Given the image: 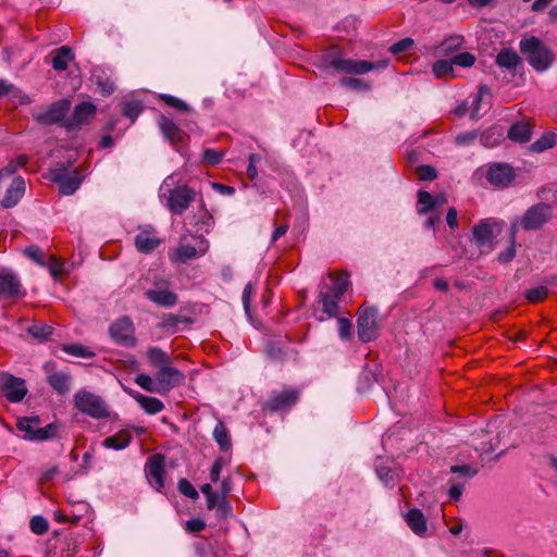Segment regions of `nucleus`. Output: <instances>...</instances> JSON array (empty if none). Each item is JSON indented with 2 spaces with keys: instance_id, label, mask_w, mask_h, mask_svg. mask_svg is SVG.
Instances as JSON below:
<instances>
[{
  "instance_id": "1",
  "label": "nucleus",
  "mask_w": 557,
  "mask_h": 557,
  "mask_svg": "<svg viewBox=\"0 0 557 557\" xmlns=\"http://www.w3.org/2000/svg\"><path fill=\"white\" fill-rule=\"evenodd\" d=\"M387 64V60L375 63L367 60L344 59L333 53L324 54L321 58L322 70L326 72L334 70L338 73L352 75H362L375 69H385Z\"/></svg>"
},
{
  "instance_id": "2",
  "label": "nucleus",
  "mask_w": 557,
  "mask_h": 557,
  "mask_svg": "<svg viewBox=\"0 0 557 557\" xmlns=\"http://www.w3.org/2000/svg\"><path fill=\"white\" fill-rule=\"evenodd\" d=\"M519 47L529 64L539 73L545 72L554 63L553 50L535 36L521 39Z\"/></svg>"
},
{
  "instance_id": "3",
  "label": "nucleus",
  "mask_w": 557,
  "mask_h": 557,
  "mask_svg": "<svg viewBox=\"0 0 557 557\" xmlns=\"http://www.w3.org/2000/svg\"><path fill=\"white\" fill-rule=\"evenodd\" d=\"M505 226L506 222L502 219H482L472 227V242L481 251H492Z\"/></svg>"
},
{
  "instance_id": "4",
  "label": "nucleus",
  "mask_w": 557,
  "mask_h": 557,
  "mask_svg": "<svg viewBox=\"0 0 557 557\" xmlns=\"http://www.w3.org/2000/svg\"><path fill=\"white\" fill-rule=\"evenodd\" d=\"M71 109V100L62 98L50 103L47 108H40L32 111L33 120L41 126L59 125L63 128L66 122V115Z\"/></svg>"
},
{
  "instance_id": "5",
  "label": "nucleus",
  "mask_w": 557,
  "mask_h": 557,
  "mask_svg": "<svg viewBox=\"0 0 557 557\" xmlns=\"http://www.w3.org/2000/svg\"><path fill=\"white\" fill-rule=\"evenodd\" d=\"M74 405L78 411L94 419L100 420L110 417L106 401L94 393L78 391L74 395Z\"/></svg>"
},
{
  "instance_id": "6",
  "label": "nucleus",
  "mask_w": 557,
  "mask_h": 557,
  "mask_svg": "<svg viewBox=\"0 0 557 557\" xmlns=\"http://www.w3.org/2000/svg\"><path fill=\"white\" fill-rule=\"evenodd\" d=\"M357 334L362 343L376 339L380 335L379 309L361 306L358 310Z\"/></svg>"
},
{
  "instance_id": "7",
  "label": "nucleus",
  "mask_w": 557,
  "mask_h": 557,
  "mask_svg": "<svg viewBox=\"0 0 557 557\" xmlns=\"http://www.w3.org/2000/svg\"><path fill=\"white\" fill-rule=\"evenodd\" d=\"M110 338L119 346L135 347L137 338L135 336V326L128 315H122L114 320L108 330Z\"/></svg>"
},
{
  "instance_id": "8",
  "label": "nucleus",
  "mask_w": 557,
  "mask_h": 557,
  "mask_svg": "<svg viewBox=\"0 0 557 557\" xmlns=\"http://www.w3.org/2000/svg\"><path fill=\"white\" fill-rule=\"evenodd\" d=\"M196 199V191L186 184L168 190L166 208L175 215H182Z\"/></svg>"
},
{
  "instance_id": "9",
  "label": "nucleus",
  "mask_w": 557,
  "mask_h": 557,
  "mask_svg": "<svg viewBox=\"0 0 557 557\" xmlns=\"http://www.w3.org/2000/svg\"><path fill=\"white\" fill-rule=\"evenodd\" d=\"M553 216V207L545 202L531 206L520 219V226L527 231L542 228Z\"/></svg>"
},
{
  "instance_id": "10",
  "label": "nucleus",
  "mask_w": 557,
  "mask_h": 557,
  "mask_svg": "<svg viewBox=\"0 0 557 557\" xmlns=\"http://www.w3.org/2000/svg\"><path fill=\"white\" fill-rule=\"evenodd\" d=\"M0 392L10 403H20L28 389L25 380L8 372L0 373Z\"/></svg>"
},
{
  "instance_id": "11",
  "label": "nucleus",
  "mask_w": 557,
  "mask_h": 557,
  "mask_svg": "<svg viewBox=\"0 0 557 557\" xmlns=\"http://www.w3.org/2000/svg\"><path fill=\"white\" fill-rule=\"evenodd\" d=\"M97 112V107L90 101H83L74 107L70 117L63 124L66 132H76L90 123Z\"/></svg>"
},
{
  "instance_id": "12",
  "label": "nucleus",
  "mask_w": 557,
  "mask_h": 557,
  "mask_svg": "<svg viewBox=\"0 0 557 557\" xmlns=\"http://www.w3.org/2000/svg\"><path fill=\"white\" fill-rule=\"evenodd\" d=\"M299 400V392L294 388H286L281 392L273 391L270 399L262 406L263 410L277 412L294 407Z\"/></svg>"
},
{
  "instance_id": "13",
  "label": "nucleus",
  "mask_w": 557,
  "mask_h": 557,
  "mask_svg": "<svg viewBox=\"0 0 557 557\" xmlns=\"http://www.w3.org/2000/svg\"><path fill=\"white\" fill-rule=\"evenodd\" d=\"M165 457L162 454L150 456L145 465V474L149 484L158 492L164 487Z\"/></svg>"
},
{
  "instance_id": "14",
  "label": "nucleus",
  "mask_w": 557,
  "mask_h": 557,
  "mask_svg": "<svg viewBox=\"0 0 557 557\" xmlns=\"http://www.w3.org/2000/svg\"><path fill=\"white\" fill-rule=\"evenodd\" d=\"M516 177L513 168L504 162H495L490 164L486 172L487 182L497 187L505 188L509 186Z\"/></svg>"
},
{
  "instance_id": "15",
  "label": "nucleus",
  "mask_w": 557,
  "mask_h": 557,
  "mask_svg": "<svg viewBox=\"0 0 557 557\" xmlns=\"http://www.w3.org/2000/svg\"><path fill=\"white\" fill-rule=\"evenodd\" d=\"M24 295L20 277L11 270H0V297L14 298Z\"/></svg>"
},
{
  "instance_id": "16",
  "label": "nucleus",
  "mask_w": 557,
  "mask_h": 557,
  "mask_svg": "<svg viewBox=\"0 0 557 557\" xmlns=\"http://www.w3.org/2000/svg\"><path fill=\"white\" fill-rule=\"evenodd\" d=\"M156 380L160 386V389L168 392L183 384L185 375L182 371L172 368L169 364H164L156 372Z\"/></svg>"
},
{
  "instance_id": "17",
  "label": "nucleus",
  "mask_w": 557,
  "mask_h": 557,
  "mask_svg": "<svg viewBox=\"0 0 557 557\" xmlns=\"http://www.w3.org/2000/svg\"><path fill=\"white\" fill-rule=\"evenodd\" d=\"M134 244L139 252L149 255L156 250L161 240L154 236V228L151 225H147L135 236Z\"/></svg>"
},
{
  "instance_id": "18",
  "label": "nucleus",
  "mask_w": 557,
  "mask_h": 557,
  "mask_svg": "<svg viewBox=\"0 0 557 557\" xmlns=\"http://www.w3.org/2000/svg\"><path fill=\"white\" fill-rule=\"evenodd\" d=\"M25 193V181L21 176L13 178L11 185L7 188L1 206L4 209L15 207L23 198Z\"/></svg>"
},
{
  "instance_id": "19",
  "label": "nucleus",
  "mask_w": 557,
  "mask_h": 557,
  "mask_svg": "<svg viewBox=\"0 0 557 557\" xmlns=\"http://www.w3.org/2000/svg\"><path fill=\"white\" fill-rule=\"evenodd\" d=\"M158 126L163 138L172 145H178L183 141L184 132L168 116L161 114L158 117Z\"/></svg>"
},
{
  "instance_id": "20",
  "label": "nucleus",
  "mask_w": 557,
  "mask_h": 557,
  "mask_svg": "<svg viewBox=\"0 0 557 557\" xmlns=\"http://www.w3.org/2000/svg\"><path fill=\"white\" fill-rule=\"evenodd\" d=\"M393 463L392 460L377 458L374 465L377 479L389 488L396 485V469L393 467Z\"/></svg>"
},
{
  "instance_id": "21",
  "label": "nucleus",
  "mask_w": 557,
  "mask_h": 557,
  "mask_svg": "<svg viewBox=\"0 0 557 557\" xmlns=\"http://www.w3.org/2000/svg\"><path fill=\"white\" fill-rule=\"evenodd\" d=\"M147 299L163 308H172L177 304V295L170 289H148L145 293Z\"/></svg>"
},
{
  "instance_id": "22",
  "label": "nucleus",
  "mask_w": 557,
  "mask_h": 557,
  "mask_svg": "<svg viewBox=\"0 0 557 557\" xmlns=\"http://www.w3.org/2000/svg\"><path fill=\"white\" fill-rule=\"evenodd\" d=\"M405 520L410 528V530L419 536H422L426 533L428 525L426 519L423 512L419 508H411L405 516Z\"/></svg>"
},
{
  "instance_id": "23",
  "label": "nucleus",
  "mask_w": 557,
  "mask_h": 557,
  "mask_svg": "<svg viewBox=\"0 0 557 557\" xmlns=\"http://www.w3.org/2000/svg\"><path fill=\"white\" fill-rule=\"evenodd\" d=\"M47 383L59 395H65L71 389L72 377L66 372L57 371L47 376Z\"/></svg>"
},
{
  "instance_id": "24",
  "label": "nucleus",
  "mask_w": 557,
  "mask_h": 557,
  "mask_svg": "<svg viewBox=\"0 0 557 557\" xmlns=\"http://www.w3.org/2000/svg\"><path fill=\"white\" fill-rule=\"evenodd\" d=\"M51 65L55 71H65L70 61L74 59V52L71 47L62 46L50 53Z\"/></svg>"
},
{
  "instance_id": "25",
  "label": "nucleus",
  "mask_w": 557,
  "mask_h": 557,
  "mask_svg": "<svg viewBox=\"0 0 557 557\" xmlns=\"http://www.w3.org/2000/svg\"><path fill=\"white\" fill-rule=\"evenodd\" d=\"M132 442V434L127 430H120L117 433L106 437L102 446L110 449L122 450Z\"/></svg>"
},
{
  "instance_id": "26",
  "label": "nucleus",
  "mask_w": 557,
  "mask_h": 557,
  "mask_svg": "<svg viewBox=\"0 0 557 557\" xmlns=\"http://www.w3.org/2000/svg\"><path fill=\"white\" fill-rule=\"evenodd\" d=\"M507 136L516 143H528L532 136V125L529 122H517L510 126Z\"/></svg>"
},
{
  "instance_id": "27",
  "label": "nucleus",
  "mask_w": 557,
  "mask_h": 557,
  "mask_svg": "<svg viewBox=\"0 0 557 557\" xmlns=\"http://www.w3.org/2000/svg\"><path fill=\"white\" fill-rule=\"evenodd\" d=\"M319 297L322 304L323 312L326 314V317H337L339 310V301L342 300V297L329 292H321Z\"/></svg>"
},
{
  "instance_id": "28",
  "label": "nucleus",
  "mask_w": 557,
  "mask_h": 557,
  "mask_svg": "<svg viewBox=\"0 0 557 557\" xmlns=\"http://www.w3.org/2000/svg\"><path fill=\"white\" fill-rule=\"evenodd\" d=\"M465 44V37L461 35H450L444 38L436 47L437 55H448L460 49Z\"/></svg>"
},
{
  "instance_id": "29",
  "label": "nucleus",
  "mask_w": 557,
  "mask_h": 557,
  "mask_svg": "<svg viewBox=\"0 0 557 557\" xmlns=\"http://www.w3.org/2000/svg\"><path fill=\"white\" fill-rule=\"evenodd\" d=\"M134 399L148 414H157L164 409V404L157 397L135 394Z\"/></svg>"
},
{
  "instance_id": "30",
  "label": "nucleus",
  "mask_w": 557,
  "mask_h": 557,
  "mask_svg": "<svg viewBox=\"0 0 557 557\" xmlns=\"http://www.w3.org/2000/svg\"><path fill=\"white\" fill-rule=\"evenodd\" d=\"M496 63L499 67L511 71L516 70V67L521 64V59L512 49L504 48L497 54Z\"/></svg>"
},
{
  "instance_id": "31",
  "label": "nucleus",
  "mask_w": 557,
  "mask_h": 557,
  "mask_svg": "<svg viewBox=\"0 0 557 557\" xmlns=\"http://www.w3.org/2000/svg\"><path fill=\"white\" fill-rule=\"evenodd\" d=\"M84 178L79 176L78 171L75 170L72 174H69L57 184L59 186V193L63 196L73 195L79 188Z\"/></svg>"
},
{
  "instance_id": "32",
  "label": "nucleus",
  "mask_w": 557,
  "mask_h": 557,
  "mask_svg": "<svg viewBox=\"0 0 557 557\" xmlns=\"http://www.w3.org/2000/svg\"><path fill=\"white\" fill-rule=\"evenodd\" d=\"M194 218L196 220L195 225L201 232L209 233L214 226L213 215L209 212L203 201L199 206L198 212Z\"/></svg>"
},
{
  "instance_id": "33",
  "label": "nucleus",
  "mask_w": 557,
  "mask_h": 557,
  "mask_svg": "<svg viewBox=\"0 0 557 557\" xmlns=\"http://www.w3.org/2000/svg\"><path fill=\"white\" fill-rule=\"evenodd\" d=\"M212 437L222 451H227L231 448L232 444L230 433L222 421H218L215 424L212 432Z\"/></svg>"
},
{
  "instance_id": "34",
  "label": "nucleus",
  "mask_w": 557,
  "mask_h": 557,
  "mask_svg": "<svg viewBox=\"0 0 557 557\" xmlns=\"http://www.w3.org/2000/svg\"><path fill=\"white\" fill-rule=\"evenodd\" d=\"M449 471L456 475L455 479L467 483L479 473V468L469 463H462L450 466Z\"/></svg>"
},
{
  "instance_id": "35",
  "label": "nucleus",
  "mask_w": 557,
  "mask_h": 557,
  "mask_svg": "<svg viewBox=\"0 0 557 557\" xmlns=\"http://www.w3.org/2000/svg\"><path fill=\"white\" fill-rule=\"evenodd\" d=\"M147 358L152 367L158 369L170 363V356L160 347L152 346L147 350Z\"/></svg>"
},
{
  "instance_id": "36",
  "label": "nucleus",
  "mask_w": 557,
  "mask_h": 557,
  "mask_svg": "<svg viewBox=\"0 0 557 557\" xmlns=\"http://www.w3.org/2000/svg\"><path fill=\"white\" fill-rule=\"evenodd\" d=\"M432 72L437 78L454 77L453 59L435 61L432 66Z\"/></svg>"
},
{
  "instance_id": "37",
  "label": "nucleus",
  "mask_w": 557,
  "mask_h": 557,
  "mask_svg": "<svg viewBox=\"0 0 557 557\" xmlns=\"http://www.w3.org/2000/svg\"><path fill=\"white\" fill-rule=\"evenodd\" d=\"M58 433V425L49 423L44 428L35 429L33 436H29V442H46L53 438Z\"/></svg>"
},
{
  "instance_id": "38",
  "label": "nucleus",
  "mask_w": 557,
  "mask_h": 557,
  "mask_svg": "<svg viewBox=\"0 0 557 557\" xmlns=\"http://www.w3.org/2000/svg\"><path fill=\"white\" fill-rule=\"evenodd\" d=\"M557 136L554 133H545L537 140H535L530 149L534 152H543L556 145Z\"/></svg>"
},
{
  "instance_id": "39",
  "label": "nucleus",
  "mask_w": 557,
  "mask_h": 557,
  "mask_svg": "<svg viewBox=\"0 0 557 557\" xmlns=\"http://www.w3.org/2000/svg\"><path fill=\"white\" fill-rule=\"evenodd\" d=\"M27 333L39 342H46L52 335L53 329L48 324H34L27 329Z\"/></svg>"
},
{
  "instance_id": "40",
  "label": "nucleus",
  "mask_w": 557,
  "mask_h": 557,
  "mask_svg": "<svg viewBox=\"0 0 557 557\" xmlns=\"http://www.w3.org/2000/svg\"><path fill=\"white\" fill-rule=\"evenodd\" d=\"M71 162H59L49 171V178L54 184L60 183L70 173Z\"/></svg>"
},
{
  "instance_id": "41",
  "label": "nucleus",
  "mask_w": 557,
  "mask_h": 557,
  "mask_svg": "<svg viewBox=\"0 0 557 557\" xmlns=\"http://www.w3.org/2000/svg\"><path fill=\"white\" fill-rule=\"evenodd\" d=\"M418 202L423 206L418 209L419 214H425L436 208V199L425 190H419Z\"/></svg>"
},
{
  "instance_id": "42",
  "label": "nucleus",
  "mask_w": 557,
  "mask_h": 557,
  "mask_svg": "<svg viewBox=\"0 0 557 557\" xmlns=\"http://www.w3.org/2000/svg\"><path fill=\"white\" fill-rule=\"evenodd\" d=\"M143 110L144 106L138 100H129L122 106V114L132 121L136 120Z\"/></svg>"
},
{
  "instance_id": "43",
  "label": "nucleus",
  "mask_w": 557,
  "mask_h": 557,
  "mask_svg": "<svg viewBox=\"0 0 557 557\" xmlns=\"http://www.w3.org/2000/svg\"><path fill=\"white\" fill-rule=\"evenodd\" d=\"M175 261L186 263L197 256V249L191 245H181L175 249Z\"/></svg>"
},
{
  "instance_id": "44",
  "label": "nucleus",
  "mask_w": 557,
  "mask_h": 557,
  "mask_svg": "<svg viewBox=\"0 0 557 557\" xmlns=\"http://www.w3.org/2000/svg\"><path fill=\"white\" fill-rule=\"evenodd\" d=\"M159 98L169 107L176 109L181 112H190L191 108L182 99L168 95V94H161Z\"/></svg>"
},
{
  "instance_id": "45",
  "label": "nucleus",
  "mask_w": 557,
  "mask_h": 557,
  "mask_svg": "<svg viewBox=\"0 0 557 557\" xmlns=\"http://www.w3.org/2000/svg\"><path fill=\"white\" fill-rule=\"evenodd\" d=\"M62 350L66 354L81 358H91L95 354L87 347L77 344H65Z\"/></svg>"
},
{
  "instance_id": "46",
  "label": "nucleus",
  "mask_w": 557,
  "mask_h": 557,
  "mask_svg": "<svg viewBox=\"0 0 557 557\" xmlns=\"http://www.w3.org/2000/svg\"><path fill=\"white\" fill-rule=\"evenodd\" d=\"M29 529L37 535H42L49 530V522L42 516H34L29 521Z\"/></svg>"
},
{
  "instance_id": "47",
  "label": "nucleus",
  "mask_w": 557,
  "mask_h": 557,
  "mask_svg": "<svg viewBox=\"0 0 557 557\" xmlns=\"http://www.w3.org/2000/svg\"><path fill=\"white\" fill-rule=\"evenodd\" d=\"M342 86L348 87L354 90L367 91L371 88V85L361 78L356 77H343L339 81Z\"/></svg>"
},
{
  "instance_id": "48",
  "label": "nucleus",
  "mask_w": 557,
  "mask_h": 557,
  "mask_svg": "<svg viewBox=\"0 0 557 557\" xmlns=\"http://www.w3.org/2000/svg\"><path fill=\"white\" fill-rule=\"evenodd\" d=\"M24 253L27 258L33 260L36 264H38L42 268L46 267L45 256L39 246H37V245L27 246L24 249Z\"/></svg>"
},
{
  "instance_id": "49",
  "label": "nucleus",
  "mask_w": 557,
  "mask_h": 557,
  "mask_svg": "<svg viewBox=\"0 0 557 557\" xmlns=\"http://www.w3.org/2000/svg\"><path fill=\"white\" fill-rule=\"evenodd\" d=\"M548 296V288L546 286H537L534 288L527 289L524 297L530 302H539L544 300Z\"/></svg>"
},
{
  "instance_id": "50",
  "label": "nucleus",
  "mask_w": 557,
  "mask_h": 557,
  "mask_svg": "<svg viewBox=\"0 0 557 557\" xmlns=\"http://www.w3.org/2000/svg\"><path fill=\"white\" fill-rule=\"evenodd\" d=\"M448 483L450 487L448 490V497L454 502H459L465 490L466 482H462L457 479H449Z\"/></svg>"
},
{
  "instance_id": "51",
  "label": "nucleus",
  "mask_w": 557,
  "mask_h": 557,
  "mask_svg": "<svg viewBox=\"0 0 557 557\" xmlns=\"http://www.w3.org/2000/svg\"><path fill=\"white\" fill-rule=\"evenodd\" d=\"M334 287L332 293L343 297L349 287V278L347 273H343L333 278Z\"/></svg>"
},
{
  "instance_id": "52",
  "label": "nucleus",
  "mask_w": 557,
  "mask_h": 557,
  "mask_svg": "<svg viewBox=\"0 0 557 557\" xmlns=\"http://www.w3.org/2000/svg\"><path fill=\"white\" fill-rule=\"evenodd\" d=\"M454 65L471 67L475 63V55L470 52H459L451 57Z\"/></svg>"
},
{
  "instance_id": "53",
  "label": "nucleus",
  "mask_w": 557,
  "mask_h": 557,
  "mask_svg": "<svg viewBox=\"0 0 557 557\" xmlns=\"http://www.w3.org/2000/svg\"><path fill=\"white\" fill-rule=\"evenodd\" d=\"M177 490L182 495L190 499H197L199 497L197 490L187 479L182 478L178 480Z\"/></svg>"
},
{
  "instance_id": "54",
  "label": "nucleus",
  "mask_w": 557,
  "mask_h": 557,
  "mask_svg": "<svg viewBox=\"0 0 557 557\" xmlns=\"http://www.w3.org/2000/svg\"><path fill=\"white\" fill-rule=\"evenodd\" d=\"M413 45H414L413 39L410 37H406V38H403L399 41L393 44L389 47V52L394 55H398V54H401V53L410 50L413 47Z\"/></svg>"
},
{
  "instance_id": "55",
  "label": "nucleus",
  "mask_w": 557,
  "mask_h": 557,
  "mask_svg": "<svg viewBox=\"0 0 557 557\" xmlns=\"http://www.w3.org/2000/svg\"><path fill=\"white\" fill-rule=\"evenodd\" d=\"M135 383L147 392H150V393H153V392L160 393L161 392L160 388L156 387L152 379L148 374L140 373V374L136 375Z\"/></svg>"
},
{
  "instance_id": "56",
  "label": "nucleus",
  "mask_w": 557,
  "mask_h": 557,
  "mask_svg": "<svg viewBox=\"0 0 557 557\" xmlns=\"http://www.w3.org/2000/svg\"><path fill=\"white\" fill-rule=\"evenodd\" d=\"M181 322H190V319L181 318L174 313H165L162 317L161 326L165 329H175Z\"/></svg>"
},
{
  "instance_id": "57",
  "label": "nucleus",
  "mask_w": 557,
  "mask_h": 557,
  "mask_svg": "<svg viewBox=\"0 0 557 557\" xmlns=\"http://www.w3.org/2000/svg\"><path fill=\"white\" fill-rule=\"evenodd\" d=\"M417 174L420 181H433L437 177V171L434 166L422 164L417 168Z\"/></svg>"
},
{
  "instance_id": "58",
  "label": "nucleus",
  "mask_w": 557,
  "mask_h": 557,
  "mask_svg": "<svg viewBox=\"0 0 557 557\" xmlns=\"http://www.w3.org/2000/svg\"><path fill=\"white\" fill-rule=\"evenodd\" d=\"M338 335L343 341H349L351 338L352 323L347 318H338Z\"/></svg>"
},
{
  "instance_id": "59",
  "label": "nucleus",
  "mask_w": 557,
  "mask_h": 557,
  "mask_svg": "<svg viewBox=\"0 0 557 557\" xmlns=\"http://www.w3.org/2000/svg\"><path fill=\"white\" fill-rule=\"evenodd\" d=\"M479 137L478 131H470V132H463L459 133L455 137V143L459 146H469L473 144Z\"/></svg>"
},
{
  "instance_id": "60",
  "label": "nucleus",
  "mask_w": 557,
  "mask_h": 557,
  "mask_svg": "<svg viewBox=\"0 0 557 557\" xmlns=\"http://www.w3.org/2000/svg\"><path fill=\"white\" fill-rule=\"evenodd\" d=\"M253 290H255V287L251 284V282H249V283H247L245 285L244 290H243V295H242L243 307H244L245 313L248 317H251V314H250V302H251V297L253 295Z\"/></svg>"
},
{
  "instance_id": "61",
  "label": "nucleus",
  "mask_w": 557,
  "mask_h": 557,
  "mask_svg": "<svg viewBox=\"0 0 557 557\" xmlns=\"http://www.w3.org/2000/svg\"><path fill=\"white\" fill-rule=\"evenodd\" d=\"M224 157L223 152L216 151L214 149H206L202 152V160L211 165L219 164Z\"/></svg>"
},
{
  "instance_id": "62",
  "label": "nucleus",
  "mask_w": 557,
  "mask_h": 557,
  "mask_svg": "<svg viewBox=\"0 0 557 557\" xmlns=\"http://www.w3.org/2000/svg\"><path fill=\"white\" fill-rule=\"evenodd\" d=\"M16 429L21 432H24L23 440L29 442V436H33L35 432V428L32 423H28V420L18 418L16 422Z\"/></svg>"
},
{
  "instance_id": "63",
  "label": "nucleus",
  "mask_w": 557,
  "mask_h": 557,
  "mask_svg": "<svg viewBox=\"0 0 557 557\" xmlns=\"http://www.w3.org/2000/svg\"><path fill=\"white\" fill-rule=\"evenodd\" d=\"M233 513V508L227 498L222 497L219 506L216 507V516L219 519H224Z\"/></svg>"
},
{
  "instance_id": "64",
  "label": "nucleus",
  "mask_w": 557,
  "mask_h": 557,
  "mask_svg": "<svg viewBox=\"0 0 557 557\" xmlns=\"http://www.w3.org/2000/svg\"><path fill=\"white\" fill-rule=\"evenodd\" d=\"M516 247H517V243L509 244V247L505 251L498 253L497 260L500 263L511 262L516 257V252H517Z\"/></svg>"
}]
</instances>
